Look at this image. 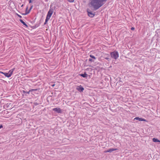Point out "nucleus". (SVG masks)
Masks as SVG:
<instances>
[{
	"label": "nucleus",
	"instance_id": "1",
	"mask_svg": "<svg viewBox=\"0 0 160 160\" xmlns=\"http://www.w3.org/2000/svg\"><path fill=\"white\" fill-rule=\"evenodd\" d=\"M107 0H90V4L93 8L94 10H96L102 6Z\"/></svg>",
	"mask_w": 160,
	"mask_h": 160
},
{
	"label": "nucleus",
	"instance_id": "2",
	"mask_svg": "<svg viewBox=\"0 0 160 160\" xmlns=\"http://www.w3.org/2000/svg\"><path fill=\"white\" fill-rule=\"evenodd\" d=\"M14 70V68L11 69L9 71L8 73L3 72H0L3 74L6 77L9 78L12 75L13 72Z\"/></svg>",
	"mask_w": 160,
	"mask_h": 160
},
{
	"label": "nucleus",
	"instance_id": "3",
	"mask_svg": "<svg viewBox=\"0 0 160 160\" xmlns=\"http://www.w3.org/2000/svg\"><path fill=\"white\" fill-rule=\"evenodd\" d=\"M111 57L115 59H117L119 57V53L117 51H114L110 53Z\"/></svg>",
	"mask_w": 160,
	"mask_h": 160
},
{
	"label": "nucleus",
	"instance_id": "4",
	"mask_svg": "<svg viewBox=\"0 0 160 160\" xmlns=\"http://www.w3.org/2000/svg\"><path fill=\"white\" fill-rule=\"evenodd\" d=\"M53 12V9H50L49 11L48 12L46 18H48L49 19L50 18L52 15Z\"/></svg>",
	"mask_w": 160,
	"mask_h": 160
},
{
	"label": "nucleus",
	"instance_id": "5",
	"mask_svg": "<svg viewBox=\"0 0 160 160\" xmlns=\"http://www.w3.org/2000/svg\"><path fill=\"white\" fill-rule=\"evenodd\" d=\"M52 110L58 113H61L62 111L60 108H55L52 109Z\"/></svg>",
	"mask_w": 160,
	"mask_h": 160
},
{
	"label": "nucleus",
	"instance_id": "6",
	"mask_svg": "<svg viewBox=\"0 0 160 160\" xmlns=\"http://www.w3.org/2000/svg\"><path fill=\"white\" fill-rule=\"evenodd\" d=\"M76 89L80 92H82L84 90V88L82 87L81 85L78 86L76 88Z\"/></svg>",
	"mask_w": 160,
	"mask_h": 160
},
{
	"label": "nucleus",
	"instance_id": "7",
	"mask_svg": "<svg viewBox=\"0 0 160 160\" xmlns=\"http://www.w3.org/2000/svg\"><path fill=\"white\" fill-rule=\"evenodd\" d=\"M88 14V16L91 17H93L95 16V14L91 11H89L88 10H87Z\"/></svg>",
	"mask_w": 160,
	"mask_h": 160
},
{
	"label": "nucleus",
	"instance_id": "8",
	"mask_svg": "<svg viewBox=\"0 0 160 160\" xmlns=\"http://www.w3.org/2000/svg\"><path fill=\"white\" fill-rule=\"evenodd\" d=\"M117 150V148H110L109 149L106 151L105 152H113V151L116 150Z\"/></svg>",
	"mask_w": 160,
	"mask_h": 160
},
{
	"label": "nucleus",
	"instance_id": "9",
	"mask_svg": "<svg viewBox=\"0 0 160 160\" xmlns=\"http://www.w3.org/2000/svg\"><path fill=\"white\" fill-rule=\"evenodd\" d=\"M19 21L24 25L26 26V27H28L27 24L22 19H20Z\"/></svg>",
	"mask_w": 160,
	"mask_h": 160
},
{
	"label": "nucleus",
	"instance_id": "10",
	"mask_svg": "<svg viewBox=\"0 0 160 160\" xmlns=\"http://www.w3.org/2000/svg\"><path fill=\"white\" fill-rule=\"evenodd\" d=\"M152 141L154 142H160V141L156 138H153L152 139Z\"/></svg>",
	"mask_w": 160,
	"mask_h": 160
},
{
	"label": "nucleus",
	"instance_id": "11",
	"mask_svg": "<svg viewBox=\"0 0 160 160\" xmlns=\"http://www.w3.org/2000/svg\"><path fill=\"white\" fill-rule=\"evenodd\" d=\"M80 75L83 78H86L87 77V74L86 73L80 74Z\"/></svg>",
	"mask_w": 160,
	"mask_h": 160
},
{
	"label": "nucleus",
	"instance_id": "12",
	"mask_svg": "<svg viewBox=\"0 0 160 160\" xmlns=\"http://www.w3.org/2000/svg\"><path fill=\"white\" fill-rule=\"evenodd\" d=\"M37 90V89H32L31 90H30L28 92H26V93L28 94H29L30 92L33 91H36Z\"/></svg>",
	"mask_w": 160,
	"mask_h": 160
},
{
	"label": "nucleus",
	"instance_id": "13",
	"mask_svg": "<svg viewBox=\"0 0 160 160\" xmlns=\"http://www.w3.org/2000/svg\"><path fill=\"white\" fill-rule=\"evenodd\" d=\"M90 57L92 58L93 59L95 60L96 59V58L93 55H90Z\"/></svg>",
	"mask_w": 160,
	"mask_h": 160
},
{
	"label": "nucleus",
	"instance_id": "14",
	"mask_svg": "<svg viewBox=\"0 0 160 160\" xmlns=\"http://www.w3.org/2000/svg\"><path fill=\"white\" fill-rule=\"evenodd\" d=\"M134 119H136L137 120H138L139 121H141L142 118H139V117H136Z\"/></svg>",
	"mask_w": 160,
	"mask_h": 160
},
{
	"label": "nucleus",
	"instance_id": "15",
	"mask_svg": "<svg viewBox=\"0 0 160 160\" xmlns=\"http://www.w3.org/2000/svg\"><path fill=\"white\" fill-rule=\"evenodd\" d=\"M49 19L46 18V19H45V22H44V24H46L47 23V22H48V21L49 20Z\"/></svg>",
	"mask_w": 160,
	"mask_h": 160
},
{
	"label": "nucleus",
	"instance_id": "16",
	"mask_svg": "<svg viewBox=\"0 0 160 160\" xmlns=\"http://www.w3.org/2000/svg\"><path fill=\"white\" fill-rule=\"evenodd\" d=\"M89 61L91 62H93L94 61V60L92 58H89Z\"/></svg>",
	"mask_w": 160,
	"mask_h": 160
},
{
	"label": "nucleus",
	"instance_id": "17",
	"mask_svg": "<svg viewBox=\"0 0 160 160\" xmlns=\"http://www.w3.org/2000/svg\"><path fill=\"white\" fill-rule=\"evenodd\" d=\"M68 2H74V0H67Z\"/></svg>",
	"mask_w": 160,
	"mask_h": 160
},
{
	"label": "nucleus",
	"instance_id": "18",
	"mask_svg": "<svg viewBox=\"0 0 160 160\" xmlns=\"http://www.w3.org/2000/svg\"><path fill=\"white\" fill-rule=\"evenodd\" d=\"M11 104V103H8L6 105L7 107H9V106Z\"/></svg>",
	"mask_w": 160,
	"mask_h": 160
},
{
	"label": "nucleus",
	"instance_id": "19",
	"mask_svg": "<svg viewBox=\"0 0 160 160\" xmlns=\"http://www.w3.org/2000/svg\"><path fill=\"white\" fill-rule=\"evenodd\" d=\"M105 59L108 60V61H109L110 59H109V58H107V57H106V58H105Z\"/></svg>",
	"mask_w": 160,
	"mask_h": 160
},
{
	"label": "nucleus",
	"instance_id": "20",
	"mask_svg": "<svg viewBox=\"0 0 160 160\" xmlns=\"http://www.w3.org/2000/svg\"><path fill=\"white\" fill-rule=\"evenodd\" d=\"M32 8V7H31V8L30 9V10H29V11H30V10ZM29 12H30V11H28V12H26V14H27Z\"/></svg>",
	"mask_w": 160,
	"mask_h": 160
},
{
	"label": "nucleus",
	"instance_id": "21",
	"mask_svg": "<svg viewBox=\"0 0 160 160\" xmlns=\"http://www.w3.org/2000/svg\"><path fill=\"white\" fill-rule=\"evenodd\" d=\"M141 121H146V120L144 119H143L142 118V120H141Z\"/></svg>",
	"mask_w": 160,
	"mask_h": 160
},
{
	"label": "nucleus",
	"instance_id": "22",
	"mask_svg": "<svg viewBox=\"0 0 160 160\" xmlns=\"http://www.w3.org/2000/svg\"><path fill=\"white\" fill-rule=\"evenodd\" d=\"M131 29L132 30H134L135 29V28L134 27H132Z\"/></svg>",
	"mask_w": 160,
	"mask_h": 160
},
{
	"label": "nucleus",
	"instance_id": "23",
	"mask_svg": "<svg viewBox=\"0 0 160 160\" xmlns=\"http://www.w3.org/2000/svg\"><path fill=\"white\" fill-rule=\"evenodd\" d=\"M17 15H18V17H19L20 18H22V16H21V15H19V14H18Z\"/></svg>",
	"mask_w": 160,
	"mask_h": 160
},
{
	"label": "nucleus",
	"instance_id": "24",
	"mask_svg": "<svg viewBox=\"0 0 160 160\" xmlns=\"http://www.w3.org/2000/svg\"><path fill=\"white\" fill-rule=\"evenodd\" d=\"M3 127V126L2 125H0V129L2 128Z\"/></svg>",
	"mask_w": 160,
	"mask_h": 160
},
{
	"label": "nucleus",
	"instance_id": "25",
	"mask_svg": "<svg viewBox=\"0 0 160 160\" xmlns=\"http://www.w3.org/2000/svg\"><path fill=\"white\" fill-rule=\"evenodd\" d=\"M32 0H29V3H30L32 2Z\"/></svg>",
	"mask_w": 160,
	"mask_h": 160
},
{
	"label": "nucleus",
	"instance_id": "26",
	"mask_svg": "<svg viewBox=\"0 0 160 160\" xmlns=\"http://www.w3.org/2000/svg\"><path fill=\"white\" fill-rule=\"evenodd\" d=\"M23 92L24 93H26V92L25 91H23Z\"/></svg>",
	"mask_w": 160,
	"mask_h": 160
},
{
	"label": "nucleus",
	"instance_id": "27",
	"mask_svg": "<svg viewBox=\"0 0 160 160\" xmlns=\"http://www.w3.org/2000/svg\"><path fill=\"white\" fill-rule=\"evenodd\" d=\"M54 86V84L52 85V86Z\"/></svg>",
	"mask_w": 160,
	"mask_h": 160
}]
</instances>
